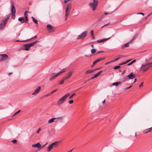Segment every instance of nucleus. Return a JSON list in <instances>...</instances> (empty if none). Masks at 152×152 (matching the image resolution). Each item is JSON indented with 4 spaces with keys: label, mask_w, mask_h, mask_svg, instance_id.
<instances>
[{
    "label": "nucleus",
    "mask_w": 152,
    "mask_h": 152,
    "mask_svg": "<svg viewBox=\"0 0 152 152\" xmlns=\"http://www.w3.org/2000/svg\"><path fill=\"white\" fill-rule=\"evenodd\" d=\"M87 33L88 31H84L78 36V37L77 38V39L78 40L80 39H84L86 37Z\"/></svg>",
    "instance_id": "20e7f679"
},
{
    "label": "nucleus",
    "mask_w": 152,
    "mask_h": 152,
    "mask_svg": "<svg viewBox=\"0 0 152 152\" xmlns=\"http://www.w3.org/2000/svg\"><path fill=\"white\" fill-rule=\"evenodd\" d=\"M10 15H11V13H10V14L9 15H6V16L7 17H8V18H9Z\"/></svg>",
    "instance_id": "0e129e2a"
},
{
    "label": "nucleus",
    "mask_w": 152,
    "mask_h": 152,
    "mask_svg": "<svg viewBox=\"0 0 152 152\" xmlns=\"http://www.w3.org/2000/svg\"><path fill=\"white\" fill-rule=\"evenodd\" d=\"M9 19L8 17H7L5 19L2 20V22L4 23V25H6L7 22Z\"/></svg>",
    "instance_id": "b1692460"
},
{
    "label": "nucleus",
    "mask_w": 152,
    "mask_h": 152,
    "mask_svg": "<svg viewBox=\"0 0 152 152\" xmlns=\"http://www.w3.org/2000/svg\"><path fill=\"white\" fill-rule=\"evenodd\" d=\"M130 79H132L135 77V75L133 74L132 73H131L129 75L127 76Z\"/></svg>",
    "instance_id": "ddd939ff"
},
{
    "label": "nucleus",
    "mask_w": 152,
    "mask_h": 152,
    "mask_svg": "<svg viewBox=\"0 0 152 152\" xmlns=\"http://www.w3.org/2000/svg\"><path fill=\"white\" fill-rule=\"evenodd\" d=\"M71 4H69L66 6V14L65 15V19L66 20L67 19V18L69 14V12L71 8Z\"/></svg>",
    "instance_id": "7ed1b4c3"
},
{
    "label": "nucleus",
    "mask_w": 152,
    "mask_h": 152,
    "mask_svg": "<svg viewBox=\"0 0 152 152\" xmlns=\"http://www.w3.org/2000/svg\"><path fill=\"white\" fill-rule=\"evenodd\" d=\"M73 102V101L72 100L69 101L68 102V103L70 104H71Z\"/></svg>",
    "instance_id": "c03bdc74"
},
{
    "label": "nucleus",
    "mask_w": 152,
    "mask_h": 152,
    "mask_svg": "<svg viewBox=\"0 0 152 152\" xmlns=\"http://www.w3.org/2000/svg\"><path fill=\"white\" fill-rule=\"evenodd\" d=\"M68 78L66 76H65L62 79L63 80H64V81Z\"/></svg>",
    "instance_id": "a19ab883"
},
{
    "label": "nucleus",
    "mask_w": 152,
    "mask_h": 152,
    "mask_svg": "<svg viewBox=\"0 0 152 152\" xmlns=\"http://www.w3.org/2000/svg\"><path fill=\"white\" fill-rule=\"evenodd\" d=\"M123 57V55H120L119 56V57H118V58H116V59H114L113 60V61H118V60H119V59L122 58Z\"/></svg>",
    "instance_id": "bb28decb"
},
{
    "label": "nucleus",
    "mask_w": 152,
    "mask_h": 152,
    "mask_svg": "<svg viewBox=\"0 0 152 152\" xmlns=\"http://www.w3.org/2000/svg\"><path fill=\"white\" fill-rule=\"evenodd\" d=\"M149 132H150L149 131V130L148 129H148H145V130H144L143 131V133L144 134H146V133H147Z\"/></svg>",
    "instance_id": "2f4dec72"
},
{
    "label": "nucleus",
    "mask_w": 152,
    "mask_h": 152,
    "mask_svg": "<svg viewBox=\"0 0 152 152\" xmlns=\"http://www.w3.org/2000/svg\"><path fill=\"white\" fill-rule=\"evenodd\" d=\"M111 13H108V12H105V15H107V14H111Z\"/></svg>",
    "instance_id": "69168bd1"
},
{
    "label": "nucleus",
    "mask_w": 152,
    "mask_h": 152,
    "mask_svg": "<svg viewBox=\"0 0 152 152\" xmlns=\"http://www.w3.org/2000/svg\"><path fill=\"white\" fill-rule=\"evenodd\" d=\"M148 129L149 130V131L150 132H151V131H152V127L150 128H148Z\"/></svg>",
    "instance_id": "052dcab7"
},
{
    "label": "nucleus",
    "mask_w": 152,
    "mask_h": 152,
    "mask_svg": "<svg viewBox=\"0 0 152 152\" xmlns=\"http://www.w3.org/2000/svg\"><path fill=\"white\" fill-rule=\"evenodd\" d=\"M95 70V69H90L86 71V73L87 74H89V73H91L92 72H93Z\"/></svg>",
    "instance_id": "4be33fe9"
},
{
    "label": "nucleus",
    "mask_w": 152,
    "mask_h": 152,
    "mask_svg": "<svg viewBox=\"0 0 152 152\" xmlns=\"http://www.w3.org/2000/svg\"><path fill=\"white\" fill-rule=\"evenodd\" d=\"M5 25H4V23L2 22V23H0V30H1Z\"/></svg>",
    "instance_id": "cd10ccee"
},
{
    "label": "nucleus",
    "mask_w": 152,
    "mask_h": 152,
    "mask_svg": "<svg viewBox=\"0 0 152 152\" xmlns=\"http://www.w3.org/2000/svg\"><path fill=\"white\" fill-rule=\"evenodd\" d=\"M38 42V40H37V41H35V42H33L32 43H29V44H28L30 48H31V46H32L33 45H34L36 43Z\"/></svg>",
    "instance_id": "5701e85b"
},
{
    "label": "nucleus",
    "mask_w": 152,
    "mask_h": 152,
    "mask_svg": "<svg viewBox=\"0 0 152 152\" xmlns=\"http://www.w3.org/2000/svg\"><path fill=\"white\" fill-rule=\"evenodd\" d=\"M104 52V51H99L97 52L96 53V54H98V53H103Z\"/></svg>",
    "instance_id": "a18cd8bd"
},
{
    "label": "nucleus",
    "mask_w": 152,
    "mask_h": 152,
    "mask_svg": "<svg viewBox=\"0 0 152 152\" xmlns=\"http://www.w3.org/2000/svg\"><path fill=\"white\" fill-rule=\"evenodd\" d=\"M8 57V56L5 54L0 55V61H3V59L5 58H7Z\"/></svg>",
    "instance_id": "0eeeda50"
},
{
    "label": "nucleus",
    "mask_w": 152,
    "mask_h": 152,
    "mask_svg": "<svg viewBox=\"0 0 152 152\" xmlns=\"http://www.w3.org/2000/svg\"><path fill=\"white\" fill-rule=\"evenodd\" d=\"M32 146L33 147H37L38 148H40L41 147V145L39 142H38L35 144H33Z\"/></svg>",
    "instance_id": "9d476101"
},
{
    "label": "nucleus",
    "mask_w": 152,
    "mask_h": 152,
    "mask_svg": "<svg viewBox=\"0 0 152 152\" xmlns=\"http://www.w3.org/2000/svg\"><path fill=\"white\" fill-rule=\"evenodd\" d=\"M37 36H35L34 37L32 38H31L29 39H28L27 40V41H28V40H31V39H35V38H37Z\"/></svg>",
    "instance_id": "37998d69"
},
{
    "label": "nucleus",
    "mask_w": 152,
    "mask_h": 152,
    "mask_svg": "<svg viewBox=\"0 0 152 152\" xmlns=\"http://www.w3.org/2000/svg\"><path fill=\"white\" fill-rule=\"evenodd\" d=\"M129 42H128L127 43H126L124 45H123V46L122 47V48H124L125 47H128L129 46Z\"/></svg>",
    "instance_id": "c85d7f7f"
},
{
    "label": "nucleus",
    "mask_w": 152,
    "mask_h": 152,
    "mask_svg": "<svg viewBox=\"0 0 152 152\" xmlns=\"http://www.w3.org/2000/svg\"><path fill=\"white\" fill-rule=\"evenodd\" d=\"M102 72H103V71H102V70L100 71L99 72H98L96 74H95L94 75V76L95 77H98L99 75H100L101 73Z\"/></svg>",
    "instance_id": "a878e982"
},
{
    "label": "nucleus",
    "mask_w": 152,
    "mask_h": 152,
    "mask_svg": "<svg viewBox=\"0 0 152 152\" xmlns=\"http://www.w3.org/2000/svg\"><path fill=\"white\" fill-rule=\"evenodd\" d=\"M143 82H142L141 83V84L140 85L139 87H141L143 85Z\"/></svg>",
    "instance_id": "603ef678"
},
{
    "label": "nucleus",
    "mask_w": 152,
    "mask_h": 152,
    "mask_svg": "<svg viewBox=\"0 0 152 152\" xmlns=\"http://www.w3.org/2000/svg\"><path fill=\"white\" fill-rule=\"evenodd\" d=\"M132 86H129V87H127V88H125L124 89L125 90H126V89H129V88H130Z\"/></svg>",
    "instance_id": "13d9d810"
},
{
    "label": "nucleus",
    "mask_w": 152,
    "mask_h": 152,
    "mask_svg": "<svg viewBox=\"0 0 152 152\" xmlns=\"http://www.w3.org/2000/svg\"><path fill=\"white\" fill-rule=\"evenodd\" d=\"M53 148V147L50 144L49 146L47 148V151L48 152H50Z\"/></svg>",
    "instance_id": "a211bd4d"
},
{
    "label": "nucleus",
    "mask_w": 152,
    "mask_h": 152,
    "mask_svg": "<svg viewBox=\"0 0 152 152\" xmlns=\"http://www.w3.org/2000/svg\"><path fill=\"white\" fill-rule=\"evenodd\" d=\"M40 128H39V129H38V130L37 131V133H38L39 132V131H40Z\"/></svg>",
    "instance_id": "864d4df0"
},
{
    "label": "nucleus",
    "mask_w": 152,
    "mask_h": 152,
    "mask_svg": "<svg viewBox=\"0 0 152 152\" xmlns=\"http://www.w3.org/2000/svg\"><path fill=\"white\" fill-rule=\"evenodd\" d=\"M26 11L24 13V15L25 16V17H27V14H26Z\"/></svg>",
    "instance_id": "6e6d98bb"
},
{
    "label": "nucleus",
    "mask_w": 152,
    "mask_h": 152,
    "mask_svg": "<svg viewBox=\"0 0 152 152\" xmlns=\"http://www.w3.org/2000/svg\"><path fill=\"white\" fill-rule=\"evenodd\" d=\"M137 14H141V15H144V14L142 12H138V13H137Z\"/></svg>",
    "instance_id": "de8ad7c7"
},
{
    "label": "nucleus",
    "mask_w": 152,
    "mask_h": 152,
    "mask_svg": "<svg viewBox=\"0 0 152 152\" xmlns=\"http://www.w3.org/2000/svg\"><path fill=\"white\" fill-rule=\"evenodd\" d=\"M70 95V93H68L61 98L59 100L58 102L57 103V105L59 106L64 103L65 99Z\"/></svg>",
    "instance_id": "f257e3e1"
},
{
    "label": "nucleus",
    "mask_w": 152,
    "mask_h": 152,
    "mask_svg": "<svg viewBox=\"0 0 152 152\" xmlns=\"http://www.w3.org/2000/svg\"><path fill=\"white\" fill-rule=\"evenodd\" d=\"M45 145H46V144H45L43 145L42 147V148H44L45 146Z\"/></svg>",
    "instance_id": "774afa93"
},
{
    "label": "nucleus",
    "mask_w": 152,
    "mask_h": 152,
    "mask_svg": "<svg viewBox=\"0 0 152 152\" xmlns=\"http://www.w3.org/2000/svg\"><path fill=\"white\" fill-rule=\"evenodd\" d=\"M27 41V40H23V41H19L18 40H17L16 41V42H24Z\"/></svg>",
    "instance_id": "5fc2aeb1"
},
{
    "label": "nucleus",
    "mask_w": 152,
    "mask_h": 152,
    "mask_svg": "<svg viewBox=\"0 0 152 152\" xmlns=\"http://www.w3.org/2000/svg\"><path fill=\"white\" fill-rule=\"evenodd\" d=\"M64 81L62 79L59 82L60 84H62L64 82Z\"/></svg>",
    "instance_id": "f704fd0d"
},
{
    "label": "nucleus",
    "mask_w": 152,
    "mask_h": 152,
    "mask_svg": "<svg viewBox=\"0 0 152 152\" xmlns=\"http://www.w3.org/2000/svg\"><path fill=\"white\" fill-rule=\"evenodd\" d=\"M58 90V89H56L53 90V91H52L51 92H50V93L51 94H52L54 92H56V91H57Z\"/></svg>",
    "instance_id": "4c0bfd02"
},
{
    "label": "nucleus",
    "mask_w": 152,
    "mask_h": 152,
    "mask_svg": "<svg viewBox=\"0 0 152 152\" xmlns=\"http://www.w3.org/2000/svg\"><path fill=\"white\" fill-rule=\"evenodd\" d=\"M58 143H56L53 146V148H56V147H58Z\"/></svg>",
    "instance_id": "58836bf2"
},
{
    "label": "nucleus",
    "mask_w": 152,
    "mask_h": 152,
    "mask_svg": "<svg viewBox=\"0 0 152 152\" xmlns=\"http://www.w3.org/2000/svg\"><path fill=\"white\" fill-rule=\"evenodd\" d=\"M18 20L20 21L21 23H23L24 22V18L23 17H20L18 19Z\"/></svg>",
    "instance_id": "aec40b11"
},
{
    "label": "nucleus",
    "mask_w": 152,
    "mask_h": 152,
    "mask_svg": "<svg viewBox=\"0 0 152 152\" xmlns=\"http://www.w3.org/2000/svg\"><path fill=\"white\" fill-rule=\"evenodd\" d=\"M132 64H133L132 63L131 61V62H130V63L128 64V66H130V65H131Z\"/></svg>",
    "instance_id": "e2e57ef3"
},
{
    "label": "nucleus",
    "mask_w": 152,
    "mask_h": 152,
    "mask_svg": "<svg viewBox=\"0 0 152 152\" xmlns=\"http://www.w3.org/2000/svg\"><path fill=\"white\" fill-rule=\"evenodd\" d=\"M89 6L92 8L93 11H94L97 6L98 1L97 0H93V2L89 4Z\"/></svg>",
    "instance_id": "f03ea898"
},
{
    "label": "nucleus",
    "mask_w": 152,
    "mask_h": 152,
    "mask_svg": "<svg viewBox=\"0 0 152 152\" xmlns=\"http://www.w3.org/2000/svg\"><path fill=\"white\" fill-rule=\"evenodd\" d=\"M20 110H18L17 112H16L12 116H13L14 115H16V114H17V113H19L20 111Z\"/></svg>",
    "instance_id": "8fccbe9b"
},
{
    "label": "nucleus",
    "mask_w": 152,
    "mask_h": 152,
    "mask_svg": "<svg viewBox=\"0 0 152 152\" xmlns=\"http://www.w3.org/2000/svg\"><path fill=\"white\" fill-rule=\"evenodd\" d=\"M17 140H12V142L14 143H15L17 142Z\"/></svg>",
    "instance_id": "79ce46f5"
},
{
    "label": "nucleus",
    "mask_w": 152,
    "mask_h": 152,
    "mask_svg": "<svg viewBox=\"0 0 152 152\" xmlns=\"http://www.w3.org/2000/svg\"><path fill=\"white\" fill-rule=\"evenodd\" d=\"M31 18L32 19L33 21L36 24L38 23L37 20L34 17L32 16Z\"/></svg>",
    "instance_id": "c756f323"
},
{
    "label": "nucleus",
    "mask_w": 152,
    "mask_h": 152,
    "mask_svg": "<svg viewBox=\"0 0 152 152\" xmlns=\"http://www.w3.org/2000/svg\"><path fill=\"white\" fill-rule=\"evenodd\" d=\"M90 33L92 36H93V35L94 33H93V32L92 31H91Z\"/></svg>",
    "instance_id": "680f3d73"
},
{
    "label": "nucleus",
    "mask_w": 152,
    "mask_h": 152,
    "mask_svg": "<svg viewBox=\"0 0 152 152\" xmlns=\"http://www.w3.org/2000/svg\"><path fill=\"white\" fill-rule=\"evenodd\" d=\"M58 143H56L53 146V148H56V147H58Z\"/></svg>",
    "instance_id": "ea45409f"
},
{
    "label": "nucleus",
    "mask_w": 152,
    "mask_h": 152,
    "mask_svg": "<svg viewBox=\"0 0 152 152\" xmlns=\"http://www.w3.org/2000/svg\"><path fill=\"white\" fill-rule=\"evenodd\" d=\"M62 118L63 117H61L57 118H53L49 120V121H48V123L49 124L51 123L52 122H53L54 121V120L55 119L57 118H60L61 120H62Z\"/></svg>",
    "instance_id": "6e6552de"
},
{
    "label": "nucleus",
    "mask_w": 152,
    "mask_h": 152,
    "mask_svg": "<svg viewBox=\"0 0 152 152\" xmlns=\"http://www.w3.org/2000/svg\"><path fill=\"white\" fill-rule=\"evenodd\" d=\"M151 58H150L148 59L146 58L145 59V61H149V60L150 59H151Z\"/></svg>",
    "instance_id": "09e8293b"
},
{
    "label": "nucleus",
    "mask_w": 152,
    "mask_h": 152,
    "mask_svg": "<svg viewBox=\"0 0 152 152\" xmlns=\"http://www.w3.org/2000/svg\"><path fill=\"white\" fill-rule=\"evenodd\" d=\"M132 60V59L128 60H126V61H125L123 63H120L119 65H122L126 64L129 62H130Z\"/></svg>",
    "instance_id": "412c9836"
},
{
    "label": "nucleus",
    "mask_w": 152,
    "mask_h": 152,
    "mask_svg": "<svg viewBox=\"0 0 152 152\" xmlns=\"http://www.w3.org/2000/svg\"><path fill=\"white\" fill-rule=\"evenodd\" d=\"M109 23H108L107 24H105L103 26H102L101 28H103V27H104V26H108V25H109Z\"/></svg>",
    "instance_id": "49530a36"
},
{
    "label": "nucleus",
    "mask_w": 152,
    "mask_h": 152,
    "mask_svg": "<svg viewBox=\"0 0 152 152\" xmlns=\"http://www.w3.org/2000/svg\"><path fill=\"white\" fill-rule=\"evenodd\" d=\"M41 88V87L40 86H38L37 88L32 93V94L35 95L37 94L39 92Z\"/></svg>",
    "instance_id": "9b49d317"
},
{
    "label": "nucleus",
    "mask_w": 152,
    "mask_h": 152,
    "mask_svg": "<svg viewBox=\"0 0 152 152\" xmlns=\"http://www.w3.org/2000/svg\"><path fill=\"white\" fill-rule=\"evenodd\" d=\"M25 20L26 21H27L28 20V17H25Z\"/></svg>",
    "instance_id": "4d7b16f0"
},
{
    "label": "nucleus",
    "mask_w": 152,
    "mask_h": 152,
    "mask_svg": "<svg viewBox=\"0 0 152 152\" xmlns=\"http://www.w3.org/2000/svg\"><path fill=\"white\" fill-rule=\"evenodd\" d=\"M85 56L86 57H89L91 56H89L87 55H86Z\"/></svg>",
    "instance_id": "338daca9"
},
{
    "label": "nucleus",
    "mask_w": 152,
    "mask_h": 152,
    "mask_svg": "<svg viewBox=\"0 0 152 152\" xmlns=\"http://www.w3.org/2000/svg\"><path fill=\"white\" fill-rule=\"evenodd\" d=\"M58 75H59L58 74V73H57L56 75H55L51 77L50 78V81H51V80H54V79H55L56 78V77L58 76Z\"/></svg>",
    "instance_id": "6ab92c4d"
},
{
    "label": "nucleus",
    "mask_w": 152,
    "mask_h": 152,
    "mask_svg": "<svg viewBox=\"0 0 152 152\" xmlns=\"http://www.w3.org/2000/svg\"><path fill=\"white\" fill-rule=\"evenodd\" d=\"M120 67V66H115L114 67V69H117L119 68Z\"/></svg>",
    "instance_id": "c9c22d12"
},
{
    "label": "nucleus",
    "mask_w": 152,
    "mask_h": 152,
    "mask_svg": "<svg viewBox=\"0 0 152 152\" xmlns=\"http://www.w3.org/2000/svg\"><path fill=\"white\" fill-rule=\"evenodd\" d=\"M60 142V141H58V142H55L52 143L51 144H50V145L53 147L54 145L56 143H58Z\"/></svg>",
    "instance_id": "473e14b6"
},
{
    "label": "nucleus",
    "mask_w": 152,
    "mask_h": 152,
    "mask_svg": "<svg viewBox=\"0 0 152 152\" xmlns=\"http://www.w3.org/2000/svg\"><path fill=\"white\" fill-rule=\"evenodd\" d=\"M96 51V50L95 49H92L91 50V52L92 53H94Z\"/></svg>",
    "instance_id": "72a5a7b5"
},
{
    "label": "nucleus",
    "mask_w": 152,
    "mask_h": 152,
    "mask_svg": "<svg viewBox=\"0 0 152 152\" xmlns=\"http://www.w3.org/2000/svg\"><path fill=\"white\" fill-rule=\"evenodd\" d=\"M23 47L24 48L23 49L27 51H28L30 49V48L28 44L24 45Z\"/></svg>",
    "instance_id": "1a4fd4ad"
},
{
    "label": "nucleus",
    "mask_w": 152,
    "mask_h": 152,
    "mask_svg": "<svg viewBox=\"0 0 152 152\" xmlns=\"http://www.w3.org/2000/svg\"><path fill=\"white\" fill-rule=\"evenodd\" d=\"M152 64V62H151L146 63L142 65L141 68H142V67H143V66H146L147 65H148Z\"/></svg>",
    "instance_id": "f3484780"
},
{
    "label": "nucleus",
    "mask_w": 152,
    "mask_h": 152,
    "mask_svg": "<svg viewBox=\"0 0 152 152\" xmlns=\"http://www.w3.org/2000/svg\"><path fill=\"white\" fill-rule=\"evenodd\" d=\"M111 38V37H110L108 38H104V39H100V40H98L97 41V43H101V42H103L104 41H106V40L109 39H110Z\"/></svg>",
    "instance_id": "f8f14e48"
},
{
    "label": "nucleus",
    "mask_w": 152,
    "mask_h": 152,
    "mask_svg": "<svg viewBox=\"0 0 152 152\" xmlns=\"http://www.w3.org/2000/svg\"><path fill=\"white\" fill-rule=\"evenodd\" d=\"M65 68L63 69L60 72L58 73V74L59 75L61 73L64 72L65 71Z\"/></svg>",
    "instance_id": "7c9ffc66"
},
{
    "label": "nucleus",
    "mask_w": 152,
    "mask_h": 152,
    "mask_svg": "<svg viewBox=\"0 0 152 152\" xmlns=\"http://www.w3.org/2000/svg\"><path fill=\"white\" fill-rule=\"evenodd\" d=\"M149 67H147V66H143L142 68H141L140 71L143 70V72H145L147 70L149 69Z\"/></svg>",
    "instance_id": "dca6fc26"
},
{
    "label": "nucleus",
    "mask_w": 152,
    "mask_h": 152,
    "mask_svg": "<svg viewBox=\"0 0 152 152\" xmlns=\"http://www.w3.org/2000/svg\"><path fill=\"white\" fill-rule=\"evenodd\" d=\"M114 61H113H113H109V62H108L107 63H106V64H105L107 65V64H110V63H111L113 62Z\"/></svg>",
    "instance_id": "3c124183"
},
{
    "label": "nucleus",
    "mask_w": 152,
    "mask_h": 152,
    "mask_svg": "<svg viewBox=\"0 0 152 152\" xmlns=\"http://www.w3.org/2000/svg\"><path fill=\"white\" fill-rule=\"evenodd\" d=\"M137 37V34H136L135 36L134 37H133V38H134V39H135V38H136V37Z\"/></svg>",
    "instance_id": "bf43d9fd"
},
{
    "label": "nucleus",
    "mask_w": 152,
    "mask_h": 152,
    "mask_svg": "<svg viewBox=\"0 0 152 152\" xmlns=\"http://www.w3.org/2000/svg\"><path fill=\"white\" fill-rule=\"evenodd\" d=\"M75 93H74L73 94H72L69 97V99H72V97L74 96L75 95Z\"/></svg>",
    "instance_id": "e433bc0d"
},
{
    "label": "nucleus",
    "mask_w": 152,
    "mask_h": 152,
    "mask_svg": "<svg viewBox=\"0 0 152 152\" xmlns=\"http://www.w3.org/2000/svg\"><path fill=\"white\" fill-rule=\"evenodd\" d=\"M11 13L12 14V17H13V16L14 17L15 16V14L16 12L15 8L14 5L12 4V8L11 10Z\"/></svg>",
    "instance_id": "423d86ee"
},
{
    "label": "nucleus",
    "mask_w": 152,
    "mask_h": 152,
    "mask_svg": "<svg viewBox=\"0 0 152 152\" xmlns=\"http://www.w3.org/2000/svg\"><path fill=\"white\" fill-rule=\"evenodd\" d=\"M105 58L104 57V58H99V59H97L95 61H94L93 62V64H95L97 62H99L102 60H103Z\"/></svg>",
    "instance_id": "4468645a"
},
{
    "label": "nucleus",
    "mask_w": 152,
    "mask_h": 152,
    "mask_svg": "<svg viewBox=\"0 0 152 152\" xmlns=\"http://www.w3.org/2000/svg\"><path fill=\"white\" fill-rule=\"evenodd\" d=\"M121 82H116L115 83H113L112 84V86H118L119 84H120L121 83Z\"/></svg>",
    "instance_id": "393cba45"
},
{
    "label": "nucleus",
    "mask_w": 152,
    "mask_h": 152,
    "mask_svg": "<svg viewBox=\"0 0 152 152\" xmlns=\"http://www.w3.org/2000/svg\"><path fill=\"white\" fill-rule=\"evenodd\" d=\"M73 73V71H70L68 72L66 75L67 77L68 78L71 77Z\"/></svg>",
    "instance_id": "2eb2a0df"
},
{
    "label": "nucleus",
    "mask_w": 152,
    "mask_h": 152,
    "mask_svg": "<svg viewBox=\"0 0 152 152\" xmlns=\"http://www.w3.org/2000/svg\"><path fill=\"white\" fill-rule=\"evenodd\" d=\"M47 28L49 31L50 32H54L55 28L52 25L50 24H48L46 26Z\"/></svg>",
    "instance_id": "39448f33"
}]
</instances>
